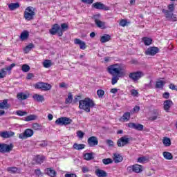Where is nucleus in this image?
Segmentation results:
<instances>
[{"label": "nucleus", "mask_w": 177, "mask_h": 177, "mask_svg": "<svg viewBox=\"0 0 177 177\" xmlns=\"http://www.w3.org/2000/svg\"><path fill=\"white\" fill-rule=\"evenodd\" d=\"M95 107V102L89 97L79 101V109L84 110L86 113H91V109Z\"/></svg>", "instance_id": "1"}, {"label": "nucleus", "mask_w": 177, "mask_h": 177, "mask_svg": "<svg viewBox=\"0 0 177 177\" xmlns=\"http://www.w3.org/2000/svg\"><path fill=\"white\" fill-rule=\"evenodd\" d=\"M107 72L111 75H118V77H122L124 71H122V65L120 64H115L110 65L107 67Z\"/></svg>", "instance_id": "2"}, {"label": "nucleus", "mask_w": 177, "mask_h": 177, "mask_svg": "<svg viewBox=\"0 0 177 177\" xmlns=\"http://www.w3.org/2000/svg\"><path fill=\"white\" fill-rule=\"evenodd\" d=\"M35 16V9L33 7L29 6L24 11V19L28 21L33 20Z\"/></svg>", "instance_id": "3"}, {"label": "nucleus", "mask_w": 177, "mask_h": 177, "mask_svg": "<svg viewBox=\"0 0 177 177\" xmlns=\"http://www.w3.org/2000/svg\"><path fill=\"white\" fill-rule=\"evenodd\" d=\"M127 172H129V174H132V172H135V174H140V172L143 171V166L136 164L132 166H129L127 168Z\"/></svg>", "instance_id": "4"}, {"label": "nucleus", "mask_w": 177, "mask_h": 177, "mask_svg": "<svg viewBox=\"0 0 177 177\" xmlns=\"http://www.w3.org/2000/svg\"><path fill=\"white\" fill-rule=\"evenodd\" d=\"M35 89H41V91H50L52 89V85L45 82H37L34 84Z\"/></svg>", "instance_id": "5"}, {"label": "nucleus", "mask_w": 177, "mask_h": 177, "mask_svg": "<svg viewBox=\"0 0 177 177\" xmlns=\"http://www.w3.org/2000/svg\"><path fill=\"white\" fill-rule=\"evenodd\" d=\"M73 122V120L67 117H61L56 120L55 124L57 125H70Z\"/></svg>", "instance_id": "6"}, {"label": "nucleus", "mask_w": 177, "mask_h": 177, "mask_svg": "<svg viewBox=\"0 0 177 177\" xmlns=\"http://www.w3.org/2000/svg\"><path fill=\"white\" fill-rule=\"evenodd\" d=\"M132 140V138H128V136H124L118 139L117 145L118 147H124L127 145H129V142Z\"/></svg>", "instance_id": "7"}, {"label": "nucleus", "mask_w": 177, "mask_h": 177, "mask_svg": "<svg viewBox=\"0 0 177 177\" xmlns=\"http://www.w3.org/2000/svg\"><path fill=\"white\" fill-rule=\"evenodd\" d=\"M49 32L51 35H56V34H57L59 37L63 36V31L60 28V26L57 24L53 26L52 28L50 29Z\"/></svg>", "instance_id": "8"}, {"label": "nucleus", "mask_w": 177, "mask_h": 177, "mask_svg": "<svg viewBox=\"0 0 177 177\" xmlns=\"http://www.w3.org/2000/svg\"><path fill=\"white\" fill-rule=\"evenodd\" d=\"M142 77H145V73L142 71L133 72L129 74V78L133 81H139Z\"/></svg>", "instance_id": "9"}, {"label": "nucleus", "mask_w": 177, "mask_h": 177, "mask_svg": "<svg viewBox=\"0 0 177 177\" xmlns=\"http://www.w3.org/2000/svg\"><path fill=\"white\" fill-rule=\"evenodd\" d=\"M13 150V144L0 143V153H10Z\"/></svg>", "instance_id": "10"}, {"label": "nucleus", "mask_w": 177, "mask_h": 177, "mask_svg": "<svg viewBox=\"0 0 177 177\" xmlns=\"http://www.w3.org/2000/svg\"><path fill=\"white\" fill-rule=\"evenodd\" d=\"M34 135V131L31 129H26L24 133L19 135V139H27V138H31Z\"/></svg>", "instance_id": "11"}, {"label": "nucleus", "mask_w": 177, "mask_h": 177, "mask_svg": "<svg viewBox=\"0 0 177 177\" xmlns=\"http://www.w3.org/2000/svg\"><path fill=\"white\" fill-rule=\"evenodd\" d=\"M93 19L97 27H98L99 28H106V27L104 26L105 23L100 20V14H97L96 15H94L93 17Z\"/></svg>", "instance_id": "12"}, {"label": "nucleus", "mask_w": 177, "mask_h": 177, "mask_svg": "<svg viewBox=\"0 0 177 177\" xmlns=\"http://www.w3.org/2000/svg\"><path fill=\"white\" fill-rule=\"evenodd\" d=\"M160 52V48L158 47H150L147 49L145 51V55L147 56H154Z\"/></svg>", "instance_id": "13"}, {"label": "nucleus", "mask_w": 177, "mask_h": 177, "mask_svg": "<svg viewBox=\"0 0 177 177\" xmlns=\"http://www.w3.org/2000/svg\"><path fill=\"white\" fill-rule=\"evenodd\" d=\"M92 8L97 9L98 10H110V7L106 6V5L100 2H95L93 3Z\"/></svg>", "instance_id": "14"}, {"label": "nucleus", "mask_w": 177, "mask_h": 177, "mask_svg": "<svg viewBox=\"0 0 177 177\" xmlns=\"http://www.w3.org/2000/svg\"><path fill=\"white\" fill-rule=\"evenodd\" d=\"M87 143L90 147H95V146H97V145H99L97 137L91 136L88 138L87 140Z\"/></svg>", "instance_id": "15"}, {"label": "nucleus", "mask_w": 177, "mask_h": 177, "mask_svg": "<svg viewBox=\"0 0 177 177\" xmlns=\"http://www.w3.org/2000/svg\"><path fill=\"white\" fill-rule=\"evenodd\" d=\"M174 104V102L171 100H165L163 103V109L166 113H169V110L171 109V107H172V105Z\"/></svg>", "instance_id": "16"}, {"label": "nucleus", "mask_w": 177, "mask_h": 177, "mask_svg": "<svg viewBox=\"0 0 177 177\" xmlns=\"http://www.w3.org/2000/svg\"><path fill=\"white\" fill-rule=\"evenodd\" d=\"M129 128H131L132 129H136V131H143V125L141 124H136V123H129L127 124Z\"/></svg>", "instance_id": "17"}, {"label": "nucleus", "mask_w": 177, "mask_h": 177, "mask_svg": "<svg viewBox=\"0 0 177 177\" xmlns=\"http://www.w3.org/2000/svg\"><path fill=\"white\" fill-rule=\"evenodd\" d=\"M1 138H3L4 139H8L9 138H12L15 136V132L12 131H2L0 133Z\"/></svg>", "instance_id": "18"}, {"label": "nucleus", "mask_w": 177, "mask_h": 177, "mask_svg": "<svg viewBox=\"0 0 177 177\" xmlns=\"http://www.w3.org/2000/svg\"><path fill=\"white\" fill-rule=\"evenodd\" d=\"M75 44L76 45H80V49H82V50H85V49H86V44H85V41L80 39H75Z\"/></svg>", "instance_id": "19"}, {"label": "nucleus", "mask_w": 177, "mask_h": 177, "mask_svg": "<svg viewBox=\"0 0 177 177\" xmlns=\"http://www.w3.org/2000/svg\"><path fill=\"white\" fill-rule=\"evenodd\" d=\"M10 109V104L8 103V100H3L2 102H0L1 110H8Z\"/></svg>", "instance_id": "20"}, {"label": "nucleus", "mask_w": 177, "mask_h": 177, "mask_svg": "<svg viewBox=\"0 0 177 177\" xmlns=\"http://www.w3.org/2000/svg\"><path fill=\"white\" fill-rule=\"evenodd\" d=\"M95 174L96 176L97 177H106L107 176V172L106 171L100 169H96Z\"/></svg>", "instance_id": "21"}, {"label": "nucleus", "mask_w": 177, "mask_h": 177, "mask_svg": "<svg viewBox=\"0 0 177 177\" xmlns=\"http://www.w3.org/2000/svg\"><path fill=\"white\" fill-rule=\"evenodd\" d=\"M161 115V112L158 111V109H154L153 111V115L151 117V120L152 121H154L157 120V118H160V116Z\"/></svg>", "instance_id": "22"}, {"label": "nucleus", "mask_w": 177, "mask_h": 177, "mask_svg": "<svg viewBox=\"0 0 177 177\" xmlns=\"http://www.w3.org/2000/svg\"><path fill=\"white\" fill-rule=\"evenodd\" d=\"M124 160L122 156L120 153H114L113 154V161L115 164H118V162H121Z\"/></svg>", "instance_id": "23"}, {"label": "nucleus", "mask_w": 177, "mask_h": 177, "mask_svg": "<svg viewBox=\"0 0 177 177\" xmlns=\"http://www.w3.org/2000/svg\"><path fill=\"white\" fill-rule=\"evenodd\" d=\"M28 94L21 92L17 93V99H18V100H26V99H28Z\"/></svg>", "instance_id": "24"}, {"label": "nucleus", "mask_w": 177, "mask_h": 177, "mask_svg": "<svg viewBox=\"0 0 177 177\" xmlns=\"http://www.w3.org/2000/svg\"><path fill=\"white\" fill-rule=\"evenodd\" d=\"M45 171H46V174L48 175V176H50V177L56 176V171H55L52 168H47Z\"/></svg>", "instance_id": "25"}, {"label": "nucleus", "mask_w": 177, "mask_h": 177, "mask_svg": "<svg viewBox=\"0 0 177 177\" xmlns=\"http://www.w3.org/2000/svg\"><path fill=\"white\" fill-rule=\"evenodd\" d=\"M111 39V36L110 35L105 34L104 36L101 37L100 42L102 44H105V42H109Z\"/></svg>", "instance_id": "26"}, {"label": "nucleus", "mask_w": 177, "mask_h": 177, "mask_svg": "<svg viewBox=\"0 0 177 177\" xmlns=\"http://www.w3.org/2000/svg\"><path fill=\"white\" fill-rule=\"evenodd\" d=\"M29 36H30V33L28 32V31L25 30L21 33L20 39L21 41H26V39H27Z\"/></svg>", "instance_id": "27"}, {"label": "nucleus", "mask_w": 177, "mask_h": 177, "mask_svg": "<svg viewBox=\"0 0 177 177\" xmlns=\"http://www.w3.org/2000/svg\"><path fill=\"white\" fill-rule=\"evenodd\" d=\"M10 10H16V9L20 8V3H11L8 5Z\"/></svg>", "instance_id": "28"}, {"label": "nucleus", "mask_w": 177, "mask_h": 177, "mask_svg": "<svg viewBox=\"0 0 177 177\" xmlns=\"http://www.w3.org/2000/svg\"><path fill=\"white\" fill-rule=\"evenodd\" d=\"M32 97L35 100H36L37 102H41V103H42V102H44V100H45L44 95H41L39 94L33 95Z\"/></svg>", "instance_id": "29"}, {"label": "nucleus", "mask_w": 177, "mask_h": 177, "mask_svg": "<svg viewBox=\"0 0 177 177\" xmlns=\"http://www.w3.org/2000/svg\"><path fill=\"white\" fill-rule=\"evenodd\" d=\"M162 143L165 147H169V146H171V139L168 137H164L162 139Z\"/></svg>", "instance_id": "30"}, {"label": "nucleus", "mask_w": 177, "mask_h": 177, "mask_svg": "<svg viewBox=\"0 0 177 177\" xmlns=\"http://www.w3.org/2000/svg\"><path fill=\"white\" fill-rule=\"evenodd\" d=\"M142 42H144L145 45L146 46H149V45H151V43L153 42V39L150 37H143L142 38Z\"/></svg>", "instance_id": "31"}, {"label": "nucleus", "mask_w": 177, "mask_h": 177, "mask_svg": "<svg viewBox=\"0 0 177 177\" xmlns=\"http://www.w3.org/2000/svg\"><path fill=\"white\" fill-rule=\"evenodd\" d=\"M73 147L75 150H82L83 149H85V145L75 143Z\"/></svg>", "instance_id": "32"}, {"label": "nucleus", "mask_w": 177, "mask_h": 177, "mask_svg": "<svg viewBox=\"0 0 177 177\" xmlns=\"http://www.w3.org/2000/svg\"><path fill=\"white\" fill-rule=\"evenodd\" d=\"M164 85H165V82L162 80H159L156 82V88L158 89H162V88H164Z\"/></svg>", "instance_id": "33"}, {"label": "nucleus", "mask_w": 177, "mask_h": 177, "mask_svg": "<svg viewBox=\"0 0 177 177\" xmlns=\"http://www.w3.org/2000/svg\"><path fill=\"white\" fill-rule=\"evenodd\" d=\"M52 64H53L52 61L49 59H46L43 62V66L44 67H45V68H49V67H51Z\"/></svg>", "instance_id": "34"}, {"label": "nucleus", "mask_w": 177, "mask_h": 177, "mask_svg": "<svg viewBox=\"0 0 177 177\" xmlns=\"http://www.w3.org/2000/svg\"><path fill=\"white\" fill-rule=\"evenodd\" d=\"M84 160L89 161L91 160H93V153H86L84 155Z\"/></svg>", "instance_id": "35"}, {"label": "nucleus", "mask_w": 177, "mask_h": 177, "mask_svg": "<svg viewBox=\"0 0 177 177\" xmlns=\"http://www.w3.org/2000/svg\"><path fill=\"white\" fill-rule=\"evenodd\" d=\"M32 128L34 131H41V129H42V126L38 123H33L32 124Z\"/></svg>", "instance_id": "36"}, {"label": "nucleus", "mask_w": 177, "mask_h": 177, "mask_svg": "<svg viewBox=\"0 0 177 177\" xmlns=\"http://www.w3.org/2000/svg\"><path fill=\"white\" fill-rule=\"evenodd\" d=\"M44 161H45V156L39 155L37 156L36 162H37V164H42Z\"/></svg>", "instance_id": "37"}, {"label": "nucleus", "mask_w": 177, "mask_h": 177, "mask_svg": "<svg viewBox=\"0 0 177 177\" xmlns=\"http://www.w3.org/2000/svg\"><path fill=\"white\" fill-rule=\"evenodd\" d=\"M163 157L166 160H172L174 158L172 153L169 152H163Z\"/></svg>", "instance_id": "38"}, {"label": "nucleus", "mask_w": 177, "mask_h": 177, "mask_svg": "<svg viewBox=\"0 0 177 177\" xmlns=\"http://www.w3.org/2000/svg\"><path fill=\"white\" fill-rule=\"evenodd\" d=\"M162 12L165 13L166 19H171L172 17V14L171 12H169L168 10L163 9Z\"/></svg>", "instance_id": "39"}, {"label": "nucleus", "mask_w": 177, "mask_h": 177, "mask_svg": "<svg viewBox=\"0 0 177 177\" xmlns=\"http://www.w3.org/2000/svg\"><path fill=\"white\" fill-rule=\"evenodd\" d=\"M71 103H73V95H71V93H69L68 97L66 99L65 104H68Z\"/></svg>", "instance_id": "40"}, {"label": "nucleus", "mask_w": 177, "mask_h": 177, "mask_svg": "<svg viewBox=\"0 0 177 177\" xmlns=\"http://www.w3.org/2000/svg\"><path fill=\"white\" fill-rule=\"evenodd\" d=\"M122 118V120H124V121H129V118H131V113L129 112L124 113Z\"/></svg>", "instance_id": "41"}, {"label": "nucleus", "mask_w": 177, "mask_h": 177, "mask_svg": "<svg viewBox=\"0 0 177 177\" xmlns=\"http://www.w3.org/2000/svg\"><path fill=\"white\" fill-rule=\"evenodd\" d=\"M34 120H37V115H30L25 118L24 121H34Z\"/></svg>", "instance_id": "42"}, {"label": "nucleus", "mask_w": 177, "mask_h": 177, "mask_svg": "<svg viewBox=\"0 0 177 177\" xmlns=\"http://www.w3.org/2000/svg\"><path fill=\"white\" fill-rule=\"evenodd\" d=\"M113 76L111 79V84L112 85H115V84H117V82H118V80H120V77L121 76H118V75H112Z\"/></svg>", "instance_id": "43"}, {"label": "nucleus", "mask_w": 177, "mask_h": 177, "mask_svg": "<svg viewBox=\"0 0 177 177\" xmlns=\"http://www.w3.org/2000/svg\"><path fill=\"white\" fill-rule=\"evenodd\" d=\"M34 48V44L32 43L29 44L25 48H24V52L25 53H28L31 49Z\"/></svg>", "instance_id": "44"}, {"label": "nucleus", "mask_w": 177, "mask_h": 177, "mask_svg": "<svg viewBox=\"0 0 177 177\" xmlns=\"http://www.w3.org/2000/svg\"><path fill=\"white\" fill-rule=\"evenodd\" d=\"M102 162L104 165H109V164H113V159L111 158H104L102 159Z\"/></svg>", "instance_id": "45"}, {"label": "nucleus", "mask_w": 177, "mask_h": 177, "mask_svg": "<svg viewBox=\"0 0 177 177\" xmlns=\"http://www.w3.org/2000/svg\"><path fill=\"white\" fill-rule=\"evenodd\" d=\"M30 66H28V64H24L21 66V70L23 73H28V71H30Z\"/></svg>", "instance_id": "46"}, {"label": "nucleus", "mask_w": 177, "mask_h": 177, "mask_svg": "<svg viewBox=\"0 0 177 177\" xmlns=\"http://www.w3.org/2000/svg\"><path fill=\"white\" fill-rule=\"evenodd\" d=\"M147 160L146 156L140 157L138 158V162H140V164H145V162H147Z\"/></svg>", "instance_id": "47"}, {"label": "nucleus", "mask_w": 177, "mask_h": 177, "mask_svg": "<svg viewBox=\"0 0 177 177\" xmlns=\"http://www.w3.org/2000/svg\"><path fill=\"white\" fill-rule=\"evenodd\" d=\"M16 114L19 115V117H23L24 115H27L28 113L27 111H17Z\"/></svg>", "instance_id": "48"}, {"label": "nucleus", "mask_w": 177, "mask_h": 177, "mask_svg": "<svg viewBox=\"0 0 177 177\" xmlns=\"http://www.w3.org/2000/svg\"><path fill=\"white\" fill-rule=\"evenodd\" d=\"M61 30L62 31V35H63V31H67V30H68V25H67V24L66 23L62 24Z\"/></svg>", "instance_id": "49"}, {"label": "nucleus", "mask_w": 177, "mask_h": 177, "mask_svg": "<svg viewBox=\"0 0 177 177\" xmlns=\"http://www.w3.org/2000/svg\"><path fill=\"white\" fill-rule=\"evenodd\" d=\"M6 69L5 68H2L0 71V78H5V77H6Z\"/></svg>", "instance_id": "50"}, {"label": "nucleus", "mask_w": 177, "mask_h": 177, "mask_svg": "<svg viewBox=\"0 0 177 177\" xmlns=\"http://www.w3.org/2000/svg\"><path fill=\"white\" fill-rule=\"evenodd\" d=\"M97 95L98 97L102 99L103 97V96H104V91H103L102 89L97 90Z\"/></svg>", "instance_id": "51"}, {"label": "nucleus", "mask_w": 177, "mask_h": 177, "mask_svg": "<svg viewBox=\"0 0 177 177\" xmlns=\"http://www.w3.org/2000/svg\"><path fill=\"white\" fill-rule=\"evenodd\" d=\"M7 171L10 172V174H16L17 172V167H8Z\"/></svg>", "instance_id": "52"}, {"label": "nucleus", "mask_w": 177, "mask_h": 177, "mask_svg": "<svg viewBox=\"0 0 177 177\" xmlns=\"http://www.w3.org/2000/svg\"><path fill=\"white\" fill-rule=\"evenodd\" d=\"M128 21L126 19H122L120 22V26L122 27H125L127 26Z\"/></svg>", "instance_id": "53"}, {"label": "nucleus", "mask_w": 177, "mask_h": 177, "mask_svg": "<svg viewBox=\"0 0 177 177\" xmlns=\"http://www.w3.org/2000/svg\"><path fill=\"white\" fill-rule=\"evenodd\" d=\"M77 135L78 138H80V139H82V138H84V136L85 135V133L81 131H78L77 132Z\"/></svg>", "instance_id": "54"}, {"label": "nucleus", "mask_w": 177, "mask_h": 177, "mask_svg": "<svg viewBox=\"0 0 177 177\" xmlns=\"http://www.w3.org/2000/svg\"><path fill=\"white\" fill-rule=\"evenodd\" d=\"M15 66H16V64H12L9 66L6 67V69L7 71H11L12 68H13V67H15Z\"/></svg>", "instance_id": "55"}, {"label": "nucleus", "mask_w": 177, "mask_h": 177, "mask_svg": "<svg viewBox=\"0 0 177 177\" xmlns=\"http://www.w3.org/2000/svg\"><path fill=\"white\" fill-rule=\"evenodd\" d=\"M106 144L110 147H113V146H114V142H113V140H106Z\"/></svg>", "instance_id": "56"}, {"label": "nucleus", "mask_w": 177, "mask_h": 177, "mask_svg": "<svg viewBox=\"0 0 177 177\" xmlns=\"http://www.w3.org/2000/svg\"><path fill=\"white\" fill-rule=\"evenodd\" d=\"M83 3H87L88 5H92L93 3V0H82Z\"/></svg>", "instance_id": "57"}, {"label": "nucleus", "mask_w": 177, "mask_h": 177, "mask_svg": "<svg viewBox=\"0 0 177 177\" xmlns=\"http://www.w3.org/2000/svg\"><path fill=\"white\" fill-rule=\"evenodd\" d=\"M39 146L41 147H46V146H48V143H46L45 141H41V143L39 144Z\"/></svg>", "instance_id": "58"}, {"label": "nucleus", "mask_w": 177, "mask_h": 177, "mask_svg": "<svg viewBox=\"0 0 177 177\" xmlns=\"http://www.w3.org/2000/svg\"><path fill=\"white\" fill-rule=\"evenodd\" d=\"M139 110H140V106H134V108L133 109V113H138V111H139Z\"/></svg>", "instance_id": "59"}, {"label": "nucleus", "mask_w": 177, "mask_h": 177, "mask_svg": "<svg viewBox=\"0 0 177 177\" xmlns=\"http://www.w3.org/2000/svg\"><path fill=\"white\" fill-rule=\"evenodd\" d=\"M164 99H169V93L166 92L163 93Z\"/></svg>", "instance_id": "60"}, {"label": "nucleus", "mask_w": 177, "mask_h": 177, "mask_svg": "<svg viewBox=\"0 0 177 177\" xmlns=\"http://www.w3.org/2000/svg\"><path fill=\"white\" fill-rule=\"evenodd\" d=\"M82 169L84 174H86V172H89V169H88V167H83Z\"/></svg>", "instance_id": "61"}, {"label": "nucleus", "mask_w": 177, "mask_h": 177, "mask_svg": "<svg viewBox=\"0 0 177 177\" xmlns=\"http://www.w3.org/2000/svg\"><path fill=\"white\" fill-rule=\"evenodd\" d=\"M65 177H77V175L75 174H66Z\"/></svg>", "instance_id": "62"}, {"label": "nucleus", "mask_w": 177, "mask_h": 177, "mask_svg": "<svg viewBox=\"0 0 177 177\" xmlns=\"http://www.w3.org/2000/svg\"><path fill=\"white\" fill-rule=\"evenodd\" d=\"M138 91L135 90V89H133L131 91V95L132 96H138Z\"/></svg>", "instance_id": "63"}, {"label": "nucleus", "mask_w": 177, "mask_h": 177, "mask_svg": "<svg viewBox=\"0 0 177 177\" xmlns=\"http://www.w3.org/2000/svg\"><path fill=\"white\" fill-rule=\"evenodd\" d=\"M67 84L62 82L59 84V88H67Z\"/></svg>", "instance_id": "64"}]
</instances>
